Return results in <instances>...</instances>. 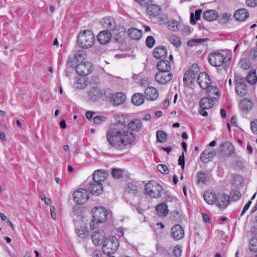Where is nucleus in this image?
<instances>
[{
	"label": "nucleus",
	"instance_id": "nucleus-33",
	"mask_svg": "<svg viewBox=\"0 0 257 257\" xmlns=\"http://www.w3.org/2000/svg\"><path fill=\"white\" fill-rule=\"evenodd\" d=\"M129 37L134 40H139L142 35V30L135 28H130L127 31Z\"/></svg>",
	"mask_w": 257,
	"mask_h": 257
},
{
	"label": "nucleus",
	"instance_id": "nucleus-40",
	"mask_svg": "<svg viewBox=\"0 0 257 257\" xmlns=\"http://www.w3.org/2000/svg\"><path fill=\"white\" fill-rule=\"evenodd\" d=\"M85 51L81 48L78 51H76L74 55V59L75 61L77 62H83V60H85Z\"/></svg>",
	"mask_w": 257,
	"mask_h": 257
},
{
	"label": "nucleus",
	"instance_id": "nucleus-38",
	"mask_svg": "<svg viewBox=\"0 0 257 257\" xmlns=\"http://www.w3.org/2000/svg\"><path fill=\"white\" fill-rule=\"evenodd\" d=\"M88 81L86 78L84 76L77 77L75 83L76 88L78 89H83L85 88L88 85Z\"/></svg>",
	"mask_w": 257,
	"mask_h": 257
},
{
	"label": "nucleus",
	"instance_id": "nucleus-44",
	"mask_svg": "<svg viewBox=\"0 0 257 257\" xmlns=\"http://www.w3.org/2000/svg\"><path fill=\"white\" fill-rule=\"evenodd\" d=\"M246 81L250 84H253L257 81V77L254 70H252L246 77Z\"/></svg>",
	"mask_w": 257,
	"mask_h": 257
},
{
	"label": "nucleus",
	"instance_id": "nucleus-34",
	"mask_svg": "<svg viewBox=\"0 0 257 257\" xmlns=\"http://www.w3.org/2000/svg\"><path fill=\"white\" fill-rule=\"evenodd\" d=\"M156 210L159 216H165L168 213V206L165 203H162L156 207Z\"/></svg>",
	"mask_w": 257,
	"mask_h": 257
},
{
	"label": "nucleus",
	"instance_id": "nucleus-61",
	"mask_svg": "<svg viewBox=\"0 0 257 257\" xmlns=\"http://www.w3.org/2000/svg\"><path fill=\"white\" fill-rule=\"evenodd\" d=\"M103 253L100 250H94L92 254V257H103Z\"/></svg>",
	"mask_w": 257,
	"mask_h": 257
},
{
	"label": "nucleus",
	"instance_id": "nucleus-35",
	"mask_svg": "<svg viewBox=\"0 0 257 257\" xmlns=\"http://www.w3.org/2000/svg\"><path fill=\"white\" fill-rule=\"evenodd\" d=\"M197 183L205 184L209 181L208 175L205 172L200 171L197 173Z\"/></svg>",
	"mask_w": 257,
	"mask_h": 257
},
{
	"label": "nucleus",
	"instance_id": "nucleus-17",
	"mask_svg": "<svg viewBox=\"0 0 257 257\" xmlns=\"http://www.w3.org/2000/svg\"><path fill=\"white\" fill-rule=\"evenodd\" d=\"M229 197L224 194H218L216 198L215 203L216 205L221 209H224L228 205Z\"/></svg>",
	"mask_w": 257,
	"mask_h": 257
},
{
	"label": "nucleus",
	"instance_id": "nucleus-46",
	"mask_svg": "<svg viewBox=\"0 0 257 257\" xmlns=\"http://www.w3.org/2000/svg\"><path fill=\"white\" fill-rule=\"evenodd\" d=\"M207 41H208V39H207V38L193 39L190 40L189 41H188L187 45L189 46H192L195 44H199L203 43Z\"/></svg>",
	"mask_w": 257,
	"mask_h": 257
},
{
	"label": "nucleus",
	"instance_id": "nucleus-27",
	"mask_svg": "<svg viewBox=\"0 0 257 257\" xmlns=\"http://www.w3.org/2000/svg\"><path fill=\"white\" fill-rule=\"evenodd\" d=\"M249 17V13L244 9H240L236 11L234 18L238 21H244Z\"/></svg>",
	"mask_w": 257,
	"mask_h": 257
},
{
	"label": "nucleus",
	"instance_id": "nucleus-53",
	"mask_svg": "<svg viewBox=\"0 0 257 257\" xmlns=\"http://www.w3.org/2000/svg\"><path fill=\"white\" fill-rule=\"evenodd\" d=\"M230 195L231 196V198L233 201H237L241 197V194L240 193L237 191V190H232L231 193Z\"/></svg>",
	"mask_w": 257,
	"mask_h": 257
},
{
	"label": "nucleus",
	"instance_id": "nucleus-21",
	"mask_svg": "<svg viewBox=\"0 0 257 257\" xmlns=\"http://www.w3.org/2000/svg\"><path fill=\"white\" fill-rule=\"evenodd\" d=\"M144 93L147 99L152 101L156 100L159 96L157 89L153 86L147 87L145 89Z\"/></svg>",
	"mask_w": 257,
	"mask_h": 257
},
{
	"label": "nucleus",
	"instance_id": "nucleus-56",
	"mask_svg": "<svg viewBox=\"0 0 257 257\" xmlns=\"http://www.w3.org/2000/svg\"><path fill=\"white\" fill-rule=\"evenodd\" d=\"M182 250L181 247L178 246H176L173 249V253L175 257H180L181 255Z\"/></svg>",
	"mask_w": 257,
	"mask_h": 257
},
{
	"label": "nucleus",
	"instance_id": "nucleus-4",
	"mask_svg": "<svg viewBox=\"0 0 257 257\" xmlns=\"http://www.w3.org/2000/svg\"><path fill=\"white\" fill-rule=\"evenodd\" d=\"M118 246V241L115 237H108L103 243V253L107 255H110L116 251Z\"/></svg>",
	"mask_w": 257,
	"mask_h": 257
},
{
	"label": "nucleus",
	"instance_id": "nucleus-3",
	"mask_svg": "<svg viewBox=\"0 0 257 257\" xmlns=\"http://www.w3.org/2000/svg\"><path fill=\"white\" fill-rule=\"evenodd\" d=\"M95 37L91 31L81 30L77 36V42L81 48H90L94 44Z\"/></svg>",
	"mask_w": 257,
	"mask_h": 257
},
{
	"label": "nucleus",
	"instance_id": "nucleus-9",
	"mask_svg": "<svg viewBox=\"0 0 257 257\" xmlns=\"http://www.w3.org/2000/svg\"><path fill=\"white\" fill-rule=\"evenodd\" d=\"M75 69L79 75L85 76L92 72V65L89 62H82L77 65Z\"/></svg>",
	"mask_w": 257,
	"mask_h": 257
},
{
	"label": "nucleus",
	"instance_id": "nucleus-10",
	"mask_svg": "<svg viewBox=\"0 0 257 257\" xmlns=\"http://www.w3.org/2000/svg\"><path fill=\"white\" fill-rule=\"evenodd\" d=\"M173 78V74L171 72L158 71L156 73L155 79L159 84H166L170 81Z\"/></svg>",
	"mask_w": 257,
	"mask_h": 257
},
{
	"label": "nucleus",
	"instance_id": "nucleus-50",
	"mask_svg": "<svg viewBox=\"0 0 257 257\" xmlns=\"http://www.w3.org/2000/svg\"><path fill=\"white\" fill-rule=\"evenodd\" d=\"M249 249L251 251H257V238H252L250 239Z\"/></svg>",
	"mask_w": 257,
	"mask_h": 257
},
{
	"label": "nucleus",
	"instance_id": "nucleus-30",
	"mask_svg": "<svg viewBox=\"0 0 257 257\" xmlns=\"http://www.w3.org/2000/svg\"><path fill=\"white\" fill-rule=\"evenodd\" d=\"M145 97L143 93H136L132 96L131 101L134 104L139 106L144 103Z\"/></svg>",
	"mask_w": 257,
	"mask_h": 257
},
{
	"label": "nucleus",
	"instance_id": "nucleus-23",
	"mask_svg": "<svg viewBox=\"0 0 257 257\" xmlns=\"http://www.w3.org/2000/svg\"><path fill=\"white\" fill-rule=\"evenodd\" d=\"M108 174L103 170H97L93 174V180L94 182H100L104 181L107 177Z\"/></svg>",
	"mask_w": 257,
	"mask_h": 257
},
{
	"label": "nucleus",
	"instance_id": "nucleus-45",
	"mask_svg": "<svg viewBox=\"0 0 257 257\" xmlns=\"http://www.w3.org/2000/svg\"><path fill=\"white\" fill-rule=\"evenodd\" d=\"M180 25L176 21L171 20L169 22L168 28L172 31H176L180 29Z\"/></svg>",
	"mask_w": 257,
	"mask_h": 257
},
{
	"label": "nucleus",
	"instance_id": "nucleus-42",
	"mask_svg": "<svg viewBox=\"0 0 257 257\" xmlns=\"http://www.w3.org/2000/svg\"><path fill=\"white\" fill-rule=\"evenodd\" d=\"M76 233L82 238H85L89 234L88 230L85 226H80L79 228L78 227L76 229Z\"/></svg>",
	"mask_w": 257,
	"mask_h": 257
},
{
	"label": "nucleus",
	"instance_id": "nucleus-8",
	"mask_svg": "<svg viewBox=\"0 0 257 257\" xmlns=\"http://www.w3.org/2000/svg\"><path fill=\"white\" fill-rule=\"evenodd\" d=\"M224 56L218 52H212L208 57V60L210 65L214 67L220 66L224 62Z\"/></svg>",
	"mask_w": 257,
	"mask_h": 257
},
{
	"label": "nucleus",
	"instance_id": "nucleus-47",
	"mask_svg": "<svg viewBox=\"0 0 257 257\" xmlns=\"http://www.w3.org/2000/svg\"><path fill=\"white\" fill-rule=\"evenodd\" d=\"M123 170L118 168H112L111 170V175L115 179H119L122 176Z\"/></svg>",
	"mask_w": 257,
	"mask_h": 257
},
{
	"label": "nucleus",
	"instance_id": "nucleus-14",
	"mask_svg": "<svg viewBox=\"0 0 257 257\" xmlns=\"http://www.w3.org/2000/svg\"><path fill=\"white\" fill-rule=\"evenodd\" d=\"M216 156V152L211 148H207L201 154L200 159L201 162L204 163H207L210 162Z\"/></svg>",
	"mask_w": 257,
	"mask_h": 257
},
{
	"label": "nucleus",
	"instance_id": "nucleus-5",
	"mask_svg": "<svg viewBox=\"0 0 257 257\" xmlns=\"http://www.w3.org/2000/svg\"><path fill=\"white\" fill-rule=\"evenodd\" d=\"M146 193L152 198H159L163 189L162 186L156 181H150L145 187Z\"/></svg>",
	"mask_w": 257,
	"mask_h": 257
},
{
	"label": "nucleus",
	"instance_id": "nucleus-52",
	"mask_svg": "<svg viewBox=\"0 0 257 257\" xmlns=\"http://www.w3.org/2000/svg\"><path fill=\"white\" fill-rule=\"evenodd\" d=\"M158 170L164 174H168L169 170L167 166L164 164H159L157 167Z\"/></svg>",
	"mask_w": 257,
	"mask_h": 257
},
{
	"label": "nucleus",
	"instance_id": "nucleus-37",
	"mask_svg": "<svg viewBox=\"0 0 257 257\" xmlns=\"http://www.w3.org/2000/svg\"><path fill=\"white\" fill-rule=\"evenodd\" d=\"M217 195L212 192L206 191L204 194V199L206 202L209 204L215 203Z\"/></svg>",
	"mask_w": 257,
	"mask_h": 257
},
{
	"label": "nucleus",
	"instance_id": "nucleus-25",
	"mask_svg": "<svg viewBox=\"0 0 257 257\" xmlns=\"http://www.w3.org/2000/svg\"><path fill=\"white\" fill-rule=\"evenodd\" d=\"M167 49L163 46H159L154 50L153 55L157 59H164L167 57Z\"/></svg>",
	"mask_w": 257,
	"mask_h": 257
},
{
	"label": "nucleus",
	"instance_id": "nucleus-20",
	"mask_svg": "<svg viewBox=\"0 0 257 257\" xmlns=\"http://www.w3.org/2000/svg\"><path fill=\"white\" fill-rule=\"evenodd\" d=\"M216 101V97L210 98L209 97L202 98L200 101V106L204 110L212 108Z\"/></svg>",
	"mask_w": 257,
	"mask_h": 257
},
{
	"label": "nucleus",
	"instance_id": "nucleus-60",
	"mask_svg": "<svg viewBox=\"0 0 257 257\" xmlns=\"http://www.w3.org/2000/svg\"><path fill=\"white\" fill-rule=\"evenodd\" d=\"M247 6L250 7H255L257 6V0H246Z\"/></svg>",
	"mask_w": 257,
	"mask_h": 257
},
{
	"label": "nucleus",
	"instance_id": "nucleus-11",
	"mask_svg": "<svg viewBox=\"0 0 257 257\" xmlns=\"http://www.w3.org/2000/svg\"><path fill=\"white\" fill-rule=\"evenodd\" d=\"M73 198L74 201L78 204L85 203L89 198L87 191L86 189H78L73 193Z\"/></svg>",
	"mask_w": 257,
	"mask_h": 257
},
{
	"label": "nucleus",
	"instance_id": "nucleus-19",
	"mask_svg": "<svg viewBox=\"0 0 257 257\" xmlns=\"http://www.w3.org/2000/svg\"><path fill=\"white\" fill-rule=\"evenodd\" d=\"M125 95L122 92H117L112 94L110 97V101L114 106L119 105L124 102Z\"/></svg>",
	"mask_w": 257,
	"mask_h": 257
},
{
	"label": "nucleus",
	"instance_id": "nucleus-41",
	"mask_svg": "<svg viewBox=\"0 0 257 257\" xmlns=\"http://www.w3.org/2000/svg\"><path fill=\"white\" fill-rule=\"evenodd\" d=\"M156 138L158 142L165 143L167 140V134L163 131L159 130L156 133Z\"/></svg>",
	"mask_w": 257,
	"mask_h": 257
},
{
	"label": "nucleus",
	"instance_id": "nucleus-18",
	"mask_svg": "<svg viewBox=\"0 0 257 257\" xmlns=\"http://www.w3.org/2000/svg\"><path fill=\"white\" fill-rule=\"evenodd\" d=\"M91 238L93 242L95 245H100L103 244L105 240V233L103 230L99 229L93 233Z\"/></svg>",
	"mask_w": 257,
	"mask_h": 257
},
{
	"label": "nucleus",
	"instance_id": "nucleus-15",
	"mask_svg": "<svg viewBox=\"0 0 257 257\" xmlns=\"http://www.w3.org/2000/svg\"><path fill=\"white\" fill-rule=\"evenodd\" d=\"M171 234L174 239L180 240L184 236V230L180 225L176 224L172 227Z\"/></svg>",
	"mask_w": 257,
	"mask_h": 257
},
{
	"label": "nucleus",
	"instance_id": "nucleus-48",
	"mask_svg": "<svg viewBox=\"0 0 257 257\" xmlns=\"http://www.w3.org/2000/svg\"><path fill=\"white\" fill-rule=\"evenodd\" d=\"M233 148V146L231 144L229 143H224L221 144L219 146V151L223 153H225L226 149L231 150Z\"/></svg>",
	"mask_w": 257,
	"mask_h": 257
},
{
	"label": "nucleus",
	"instance_id": "nucleus-1",
	"mask_svg": "<svg viewBox=\"0 0 257 257\" xmlns=\"http://www.w3.org/2000/svg\"><path fill=\"white\" fill-rule=\"evenodd\" d=\"M114 117L116 121V123L109 127L106 134L109 144L115 148L119 147L120 145L126 146L132 144L135 139L133 133L122 127L128 121L126 114L119 113L115 115Z\"/></svg>",
	"mask_w": 257,
	"mask_h": 257
},
{
	"label": "nucleus",
	"instance_id": "nucleus-63",
	"mask_svg": "<svg viewBox=\"0 0 257 257\" xmlns=\"http://www.w3.org/2000/svg\"><path fill=\"white\" fill-rule=\"evenodd\" d=\"M50 212L52 218L55 220L57 218V214L55 212V208L54 206L50 207Z\"/></svg>",
	"mask_w": 257,
	"mask_h": 257
},
{
	"label": "nucleus",
	"instance_id": "nucleus-6",
	"mask_svg": "<svg viewBox=\"0 0 257 257\" xmlns=\"http://www.w3.org/2000/svg\"><path fill=\"white\" fill-rule=\"evenodd\" d=\"M98 79L95 78V82L91 83V88L88 91V96L89 99L92 101H96L101 98L104 94V90L99 88L98 84Z\"/></svg>",
	"mask_w": 257,
	"mask_h": 257
},
{
	"label": "nucleus",
	"instance_id": "nucleus-62",
	"mask_svg": "<svg viewBox=\"0 0 257 257\" xmlns=\"http://www.w3.org/2000/svg\"><path fill=\"white\" fill-rule=\"evenodd\" d=\"M251 204V201H249L244 206L241 213V216H242L245 212L248 209L249 207H250V205Z\"/></svg>",
	"mask_w": 257,
	"mask_h": 257
},
{
	"label": "nucleus",
	"instance_id": "nucleus-12",
	"mask_svg": "<svg viewBox=\"0 0 257 257\" xmlns=\"http://www.w3.org/2000/svg\"><path fill=\"white\" fill-rule=\"evenodd\" d=\"M235 92L240 97L245 95L247 92V87L244 81V78H239L236 80Z\"/></svg>",
	"mask_w": 257,
	"mask_h": 257
},
{
	"label": "nucleus",
	"instance_id": "nucleus-29",
	"mask_svg": "<svg viewBox=\"0 0 257 257\" xmlns=\"http://www.w3.org/2000/svg\"><path fill=\"white\" fill-rule=\"evenodd\" d=\"M161 9L159 6L152 4V3L147 7V13L152 16L156 17L161 13Z\"/></svg>",
	"mask_w": 257,
	"mask_h": 257
},
{
	"label": "nucleus",
	"instance_id": "nucleus-31",
	"mask_svg": "<svg viewBox=\"0 0 257 257\" xmlns=\"http://www.w3.org/2000/svg\"><path fill=\"white\" fill-rule=\"evenodd\" d=\"M218 17V13L215 10H207L203 14V18L207 21H213Z\"/></svg>",
	"mask_w": 257,
	"mask_h": 257
},
{
	"label": "nucleus",
	"instance_id": "nucleus-13",
	"mask_svg": "<svg viewBox=\"0 0 257 257\" xmlns=\"http://www.w3.org/2000/svg\"><path fill=\"white\" fill-rule=\"evenodd\" d=\"M197 82L203 89H206L211 84L209 75L205 72L200 73L197 77Z\"/></svg>",
	"mask_w": 257,
	"mask_h": 257
},
{
	"label": "nucleus",
	"instance_id": "nucleus-51",
	"mask_svg": "<svg viewBox=\"0 0 257 257\" xmlns=\"http://www.w3.org/2000/svg\"><path fill=\"white\" fill-rule=\"evenodd\" d=\"M155 43V40L153 37L150 36L147 37L146 38V44L148 48H152L154 46Z\"/></svg>",
	"mask_w": 257,
	"mask_h": 257
},
{
	"label": "nucleus",
	"instance_id": "nucleus-55",
	"mask_svg": "<svg viewBox=\"0 0 257 257\" xmlns=\"http://www.w3.org/2000/svg\"><path fill=\"white\" fill-rule=\"evenodd\" d=\"M239 64L240 67L244 70L248 69L250 67L249 62L245 59H241L239 62Z\"/></svg>",
	"mask_w": 257,
	"mask_h": 257
},
{
	"label": "nucleus",
	"instance_id": "nucleus-26",
	"mask_svg": "<svg viewBox=\"0 0 257 257\" xmlns=\"http://www.w3.org/2000/svg\"><path fill=\"white\" fill-rule=\"evenodd\" d=\"M139 189V184L138 182H133L127 183L125 188V193L131 195H135Z\"/></svg>",
	"mask_w": 257,
	"mask_h": 257
},
{
	"label": "nucleus",
	"instance_id": "nucleus-36",
	"mask_svg": "<svg viewBox=\"0 0 257 257\" xmlns=\"http://www.w3.org/2000/svg\"><path fill=\"white\" fill-rule=\"evenodd\" d=\"M207 89V93H208V96L210 98L212 97V98H214V97H216V100L219 97V90L217 88V87L213 85H210Z\"/></svg>",
	"mask_w": 257,
	"mask_h": 257
},
{
	"label": "nucleus",
	"instance_id": "nucleus-2",
	"mask_svg": "<svg viewBox=\"0 0 257 257\" xmlns=\"http://www.w3.org/2000/svg\"><path fill=\"white\" fill-rule=\"evenodd\" d=\"M93 212V218L90 222V227L92 230L98 228L99 224L106 220L108 215L106 209L103 207H96Z\"/></svg>",
	"mask_w": 257,
	"mask_h": 257
},
{
	"label": "nucleus",
	"instance_id": "nucleus-43",
	"mask_svg": "<svg viewBox=\"0 0 257 257\" xmlns=\"http://www.w3.org/2000/svg\"><path fill=\"white\" fill-rule=\"evenodd\" d=\"M169 41L175 47H179L181 45V41L180 38L174 35H169L168 37Z\"/></svg>",
	"mask_w": 257,
	"mask_h": 257
},
{
	"label": "nucleus",
	"instance_id": "nucleus-16",
	"mask_svg": "<svg viewBox=\"0 0 257 257\" xmlns=\"http://www.w3.org/2000/svg\"><path fill=\"white\" fill-rule=\"evenodd\" d=\"M100 23L105 31H112L116 28V24L111 17H106L102 19Z\"/></svg>",
	"mask_w": 257,
	"mask_h": 257
},
{
	"label": "nucleus",
	"instance_id": "nucleus-64",
	"mask_svg": "<svg viewBox=\"0 0 257 257\" xmlns=\"http://www.w3.org/2000/svg\"><path fill=\"white\" fill-rule=\"evenodd\" d=\"M202 13L201 9L196 10L195 12V17L196 20H198L200 19V16Z\"/></svg>",
	"mask_w": 257,
	"mask_h": 257
},
{
	"label": "nucleus",
	"instance_id": "nucleus-58",
	"mask_svg": "<svg viewBox=\"0 0 257 257\" xmlns=\"http://www.w3.org/2000/svg\"><path fill=\"white\" fill-rule=\"evenodd\" d=\"M142 6H148L153 1V0H135Z\"/></svg>",
	"mask_w": 257,
	"mask_h": 257
},
{
	"label": "nucleus",
	"instance_id": "nucleus-49",
	"mask_svg": "<svg viewBox=\"0 0 257 257\" xmlns=\"http://www.w3.org/2000/svg\"><path fill=\"white\" fill-rule=\"evenodd\" d=\"M231 14L230 13H223L221 16V18L220 19V23L223 24L226 23L227 22L231 20Z\"/></svg>",
	"mask_w": 257,
	"mask_h": 257
},
{
	"label": "nucleus",
	"instance_id": "nucleus-57",
	"mask_svg": "<svg viewBox=\"0 0 257 257\" xmlns=\"http://www.w3.org/2000/svg\"><path fill=\"white\" fill-rule=\"evenodd\" d=\"M250 128L253 134H257V119L251 122Z\"/></svg>",
	"mask_w": 257,
	"mask_h": 257
},
{
	"label": "nucleus",
	"instance_id": "nucleus-59",
	"mask_svg": "<svg viewBox=\"0 0 257 257\" xmlns=\"http://www.w3.org/2000/svg\"><path fill=\"white\" fill-rule=\"evenodd\" d=\"M178 164L181 166L182 169L184 168L185 166V160H184V153H182L181 155L180 156L179 160H178Z\"/></svg>",
	"mask_w": 257,
	"mask_h": 257
},
{
	"label": "nucleus",
	"instance_id": "nucleus-7",
	"mask_svg": "<svg viewBox=\"0 0 257 257\" xmlns=\"http://www.w3.org/2000/svg\"><path fill=\"white\" fill-rule=\"evenodd\" d=\"M199 70L198 65L194 64L191 68L187 70L184 74L183 77V82L185 85L189 86L192 84L195 80L196 75L198 74Z\"/></svg>",
	"mask_w": 257,
	"mask_h": 257
},
{
	"label": "nucleus",
	"instance_id": "nucleus-24",
	"mask_svg": "<svg viewBox=\"0 0 257 257\" xmlns=\"http://www.w3.org/2000/svg\"><path fill=\"white\" fill-rule=\"evenodd\" d=\"M111 35L108 31H102L97 36L98 41L101 44H106L111 40Z\"/></svg>",
	"mask_w": 257,
	"mask_h": 257
},
{
	"label": "nucleus",
	"instance_id": "nucleus-28",
	"mask_svg": "<svg viewBox=\"0 0 257 257\" xmlns=\"http://www.w3.org/2000/svg\"><path fill=\"white\" fill-rule=\"evenodd\" d=\"M156 67L159 71L170 72L171 69V63L168 60H161L157 62Z\"/></svg>",
	"mask_w": 257,
	"mask_h": 257
},
{
	"label": "nucleus",
	"instance_id": "nucleus-32",
	"mask_svg": "<svg viewBox=\"0 0 257 257\" xmlns=\"http://www.w3.org/2000/svg\"><path fill=\"white\" fill-rule=\"evenodd\" d=\"M239 107L241 110L248 111L251 110L252 107V103L248 99L243 98L240 101Z\"/></svg>",
	"mask_w": 257,
	"mask_h": 257
},
{
	"label": "nucleus",
	"instance_id": "nucleus-54",
	"mask_svg": "<svg viewBox=\"0 0 257 257\" xmlns=\"http://www.w3.org/2000/svg\"><path fill=\"white\" fill-rule=\"evenodd\" d=\"M106 117L104 116H95L93 117V121L96 124H100L106 120Z\"/></svg>",
	"mask_w": 257,
	"mask_h": 257
},
{
	"label": "nucleus",
	"instance_id": "nucleus-22",
	"mask_svg": "<svg viewBox=\"0 0 257 257\" xmlns=\"http://www.w3.org/2000/svg\"><path fill=\"white\" fill-rule=\"evenodd\" d=\"M88 190L93 195H99L103 191V186L101 183L93 181L89 184Z\"/></svg>",
	"mask_w": 257,
	"mask_h": 257
},
{
	"label": "nucleus",
	"instance_id": "nucleus-39",
	"mask_svg": "<svg viewBox=\"0 0 257 257\" xmlns=\"http://www.w3.org/2000/svg\"><path fill=\"white\" fill-rule=\"evenodd\" d=\"M128 127L132 131H138L142 127L141 121L139 119H136L131 121L127 124Z\"/></svg>",
	"mask_w": 257,
	"mask_h": 257
}]
</instances>
